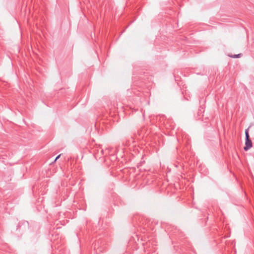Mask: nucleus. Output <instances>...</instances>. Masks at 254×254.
<instances>
[{
	"mask_svg": "<svg viewBox=\"0 0 254 254\" xmlns=\"http://www.w3.org/2000/svg\"><path fill=\"white\" fill-rule=\"evenodd\" d=\"M252 147V142L251 139H247L245 140V146L244 149L245 151L248 150Z\"/></svg>",
	"mask_w": 254,
	"mask_h": 254,
	"instance_id": "f257e3e1",
	"label": "nucleus"
},
{
	"mask_svg": "<svg viewBox=\"0 0 254 254\" xmlns=\"http://www.w3.org/2000/svg\"><path fill=\"white\" fill-rule=\"evenodd\" d=\"M245 135H246V139H250V136L249 134V130L247 129L245 130Z\"/></svg>",
	"mask_w": 254,
	"mask_h": 254,
	"instance_id": "7ed1b4c3",
	"label": "nucleus"
},
{
	"mask_svg": "<svg viewBox=\"0 0 254 254\" xmlns=\"http://www.w3.org/2000/svg\"><path fill=\"white\" fill-rule=\"evenodd\" d=\"M205 112H197L198 118L199 120H201L202 121L204 120L203 117L204 116Z\"/></svg>",
	"mask_w": 254,
	"mask_h": 254,
	"instance_id": "f03ea898",
	"label": "nucleus"
},
{
	"mask_svg": "<svg viewBox=\"0 0 254 254\" xmlns=\"http://www.w3.org/2000/svg\"><path fill=\"white\" fill-rule=\"evenodd\" d=\"M61 156V154L59 155L55 159L54 162H56Z\"/></svg>",
	"mask_w": 254,
	"mask_h": 254,
	"instance_id": "39448f33",
	"label": "nucleus"
},
{
	"mask_svg": "<svg viewBox=\"0 0 254 254\" xmlns=\"http://www.w3.org/2000/svg\"><path fill=\"white\" fill-rule=\"evenodd\" d=\"M241 54H238V55H234L233 56H231V57L233 58H238L241 57Z\"/></svg>",
	"mask_w": 254,
	"mask_h": 254,
	"instance_id": "20e7f679",
	"label": "nucleus"
}]
</instances>
